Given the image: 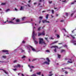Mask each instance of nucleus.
<instances>
[{"label":"nucleus","instance_id":"1","mask_svg":"<svg viewBox=\"0 0 76 76\" xmlns=\"http://www.w3.org/2000/svg\"><path fill=\"white\" fill-rule=\"evenodd\" d=\"M39 44H43L45 45V46H46V44L45 43V42H44V40H43V39L42 38H39Z\"/></svg>","mask_w":76,"mask_h":76},{"label":"nucleus","instance_id":"2","mask_svg":"<svg viewBox=\"0 0 76 76\" xmlns=\"http://www.w3.org/2000/svg\"><path fill=\"white\" fill-rule=\"evenodd\" d=\"M51 48H55V49L54 50V51L55 53L57 52V50H56V48H58V46H53L51 47H50Z\"/></svg>","mask_w":76,"mask_h":76},{"label":"nucleus","instance_id":"3","mask_svg":"<svg viewBox=\"0 0 76 76\" xmlns=\"http://www.w3.org/2000/svg\"><path fill=\"white\" fill-rule=\"evenodd\" d=\"M37 34H35V31H33V36L32 38L33 39H35V36H37Z\"/></svg>","mask_w":76,"mask_h":76},{"label":"nucleus","instance_id":"4","mask_svg":"<svg viewBox=\"0 0 76 76\" xmlns=\"http://www.w3.org/2000/svg\"><path fill=\"white\" fill-rule=\"evenodd\" d=\"M27 48H29V47H31L32 51H36L35 50V49L33 48H32V47L30 45H28L27 46Z\"/></svg>","mask_w":76,"mask_h":76},{"label":"nucleus","instance_id":"5","mask_svg":"<svg viewBox=\"0 0 76 76\" xmlns=\"http://www.w3.org/2000/svg\"><path fill=\"white\" fill-rule=\"evenodd\" d=\"M45 35V33L43 31L42 33H39L38 34V37L41 36V35Z\"/></svg>","mask_w":76,"mask_h":76},{"label":"nucleus","instance_id":"6","mask_svg":"<svg viewBox=\"0 0 76 76\" xmlns=\"http://www.w3.org/2000/svg\"><path fill=\"white\" fill-rule=\"evenodd\" d=\"M42 22L44 23H45L46 22V23H50L49 21H47L46 20H42Z\"/></svg>","mask_w":76,"mask_h":76},{"label":"nucleus","instance_id":"7","mask_svg":"<svg viewBox=\"0 0 76 76\" xmlns=\"http://www.w3.org/2000/svg\"><path fill=\"white\" fill-rule=\"evenodd\" d=\"M2 52H4V53H6V54H9V51L7 50H2Z\"/></svg>","mask_w":76,"mask_h":76},{"label":"nucleus","instance_id":"8","mask_svg":"<svg viewBox=\"0 0 76 76\" xmlns=\"http://www.w3.org/2000/svg\"><path fill=\"white\" fill-rule=\"evenodd\" d=\"M14 67L16 68H18V67H20V65H19V64H18L17 65H16L15 66H14Z\"/></svg>","mask_w":76,"mask_h":76},{"label":"nucleus","instance_id":"9","mask_svg":"<svg viewBox=\"0 0 76 76\" xmlns=\"http://www.w3.org/2000/svg\"><path fill=\"white\" fill-rule=\"evenodd\" d=\"M43 64H47L49 65L50 64V63H49V62L45 61L43 63Z\"/></svg>","mask_w":76,"mask_h":76},{"label":"nucleus","instance_id":"10","mask_svg":"<svg viewBox=\"0 0 76 76\" xmlns=\"http://www.w3.org/2000/svg\"><path fill=\"white\" fill-rule=\"evenodd\" d=\"M8 23H12V24H14L15 23H14V22H13L12 20L9 21L8 22Z\"/></svg>","mask_w":76,"mask_h":76},{"label":"nucleus","instance_id":"11","mask_svg":"<svg viewBox=\"0 0 76 76\" xmlns=\"http://www.w3.org/2000/svg\"><path fill=\"white\" fill-rule=\"evenodd\" d=\"M70 37H71L72 38V39H75V37H74V35H73L72 34H70Z\"/></svg>","mask_w":76,"mask_h":76},{"label":"nucleus","instance_id":"12","mask_svg":"<svg viewBox=\"0 0 76 76\" xmlns=\"http://www.w3.org/2000/svg\"><path fill=\"white\" fill-rule=\"evenodd\" d=\"M76 42V40H71L70 41V42L72 43H75V42Z\"/></svg>","mask_w":76,"mask_h":76},{"label":"nucleus","instance_id":"13","mask_svg":"<svg viewBox=\"0 0 76 76\" xmlns=\"http://www.w3.org/2000/svg\"><path fill=\"white\" fill-rule=\"evenodd\" d=\"M0 70H3V71H4V73H6V74H7V75H8V73L6 71H5L3 69H0Z\"/></svg>","mask_w":76,"mask_h":76},{"label":"nucleus","instance_id":"14","mask_svg":"<svg viewBox=\"0 0 76 76\" xmlns=\"http://www.w3.org/2000/svg\"><path fill=\"white\" fill-rule=\"evenodd\" d=\"M24 8H23V7L21 6L20 7V10H24Z\"/></svg>","mask_w":76,"mask_h":76},{"label":"nucleus","instance_id":"15","mask_svg":"<svg viewBox=\"0 0 76 76\" xmlns=\"http://www.w3.org/2000/svg\"><path fill=\"white\" fill-rule=\"evenodd\" d=\"M64 69H69V70H72V69H71V68H70L69 67H65L64 68Z\"/></svg>","mask_w":76,"mask_h":76},{"label":"nucleus","instance_id":"16","mask_svg":"<svg viewBox=\"0 0 76 76\" xmlns=\"http://www.w3.org/2000/svg\"><path fill=\"white\" fill-rule=\"evenodd\" d=\"M46 60H47L48 62H50V60L49 58H46Z\"/></svg>","mask_w":76,"mask_h":76},{"label":"nucleus","instance_id":"17","mask_svg":"<svg viewBox=\"0 0 76 76\" xmlns=\"http://www.w3.org/2000/svg\"><path fill=\"white\" fill-rule=\"evenodd\" d=\"M58 42V41H56L52 43V44H54L57 43V42Z\"/></svg>","mask_w":76,"mask_h":76},{"label":"nucleus","instance_id":"18","mask_svg":"<svg viewBox=\"0 0 76 76\" xmlns=\"http://www.w3.org/2000/svg\"><path fill=\"white\" fill-rule=\"evenodd\" d=\"M34 42L35 44H38V42L37 41L35 40H34Z\"/></svg>","mask_w":76,"mask_h":76},{"label":"nucleus","instance_id":"19","mask_svg":"<svg viewBox=\"0 0 76 76\" xmlns=\"http://www.w3.org/2000/svg\"><path fill=\"white\" fill-rule=\"evenodd\" d=\"M71 59H70L69 61H68V63H72L73 62L71 61Z\"/></svg>","mask_w":76,"mask_h":76},{"label":"nucleus","instance_id":"20","mask_svg":"<svg viewBox=\"0 0 76 76\" xmlns=\"http://www.w3.org/2000/svg\"><path fill=\"white\" fill-rule=\"evenodd\" d=\"M31 76H37L36 75V74H34L32 75H31Z\"/></svg>","mask_w":76,"mask_h":76},{"label":"nucleus","instance_id":"21","mask_svg":"<svg viewBox=\"0 0 76 76\" xmlns=\"http://www.w3.org/2000/svg\"><path fill=\"white\" fill-rule=\"evenodd\" d=\"M41 74V72H37V74L38 75H40Z\"/></svg>","mask_w":76,"mask_h":76},{"label":"nucleus","instance_id":"22","mask_svg":"<svg viewBox=\"0 0 76 76\" xmlns=\"http://www.w3.org/2000/svg\"><path fill=\"white\" fill-rule=\"evenodd\" d=\"M16 22H20V20H19V19L16 20Z\"/></svg>","mask_w":76,"mask_h":76},{"label":"nucleus","instance_id":"23","mask_svg":"<svg viewBox=\"0 0 76 76\" xmlns=\"http://www.w3.org/2000/svg\"><path fill=\"white\" fill-rule=\"evenodd\" d=\"M43 18V17H41V16L39 17V19H40L41 20H42V19Z\"/></svg>","mask_w":76,"mask_h":76},{"label":"nucleus","instance_id":"24","mask_svg":"<svg viewBox=\"0 0 76 76\" xmlns=\"http://www.w3.org/2000/svg\"><path fill=\"white\" fill-rule=\"evenodd\" d=\"M6 5V3H2L1 4V5Z\"/></svg>","mask_w":76,"mask_h":76},{"label":"nucleus","instance_id":"25","mask_svg":"<svg viewBox=\"0 0 76 76\" xmlns=\"http://www.w3.org/2000/svg\"><path fill=\"white\" fill-rule=\"evenodd\" d=\"M48 14H47L46 16V19H48Z\"/></svg>","mask_w":76,"mask_h":76},{"label":"nucleus","instance_id":"26","mask_svg":"<svg viewBox=\"0 0 76 76\" xmlns=\"http://www.w3.org/2000/svg\"><path fill=\"white\" fill-rule=\"evenodd\" d=\"M25 18H26V17L23 18H22V20H25Z\"/></svg>","mask_w":76,"mask_h":76},{"label":"nucleus","instance_id":"27","mask_svg":"<svg viewBox=\"0 0 76 76\" xmlns=\"http://www.w3.org/2000/svg\"><path fill=\"white\" fill-rule=\"evenodd\" d=\"M26 58V56H23L21 58Z\"/></svg>","mask_w":76,"mask_h":76},{"label":"nucleus","instance_id":"28","mask_svg":"<svg viewBox=\"0 0 76 76\" xmlns=\"http://www.w3.org/2000/svg\"><path fill=\"white\" fill-rule=\"evenodd\" d=\"M38 31H40L41 30V27H39L38 29Z\"/></svg>","mask_w":76,"mask_h":76},{"label":"nucleus","instance_id":"29","mask_svg":"<svg viewBox=\"0 0 76 76\" xmlns=\"http://www.w3.org/2000/svg\"><path fill=\"white\" fill-rule=\"evenodd\" d=\"M58 57L60 58V57H61V56L58 54Z\"/></svg>","mask_w":76,"mask_h":76},{"label":"nucleus","instance_id":"30","mask_svg":"<svg viewBox=\"0 0 76 76\" xmlns=\"http://www.w3.org/2000/svg\"><path fill=\"white\" fill-rule=\"evenodd\" d=\"M17 62V60H15L13 61V62L14 63H16Z\"/></svg>","mask_w":76,"mask_h":76},{"label":"nucleus","instance_id":"31","mask_svg":"<svg viewBox=\"0 0 76 76\" xmlns=\"http://www.w3.org/2000/svg\"><path fill=\"white\" fill-rule=\"evenodd\" d=\"M49 39H54V38H53V37H51L49 38Z\"/></svg>","mask_w":76,"mask_h":76},{"label":"nucleus","instance_id":"32","mask_svg":"<svg viewBox=\"0 0 76 76\" xmlns=\"http://www.w3.org/2000/svg\"><path fill=\"white\" fill-rule=\"evenodd\" d=\"M2 57L4 58H6V56H3Z\"/></svg>","mask_w":76,"mask_h":76},{"label":"nucleus","instance_id":"33","mask_svg":"<svg viewBox=\"0 0 76 76\" xmlns=\"http://www.w3.org/2000/svg\"><path fill=\"white\" fill-rule=\"evenodd\" d=\"M37 59H34L33 60H32V61H35L36 60H37Z\"/></svg>","mask_w":76,"mask_h":76},{"label":"nucleus","instance_id":"34","mask_svg":"<svg viewBox=\"0 0 76 76\" xmlns=\"http://www.w3.org/2000/svg\"><path fill=\"white\" fill-rule=\"evenodd\" d=\"M9 10H10V9H7V10H6V12H8V11H9Z\"/></svg>","mask_w":76,"mask_h":76},{"label":"nucleus","instance_id":"35","mask_svg":"<svg viewBox=\"0 0 76 76\" xmlns=\"http://www.w3.org/2000/svg\"><path fill=\"white\" fill-rule=\"evenodd\" d=\"M57 38H60V36L59 35H57Z\"/></svg>","mask_w":76,"mask_h":76},{"label":"nucleus","instance_id":"36","mask_svg":"<svg viewBox=\"0 0 76 76\" xmlns=\"http://www.w3.org/2000/svg\"><path fill=\"white\" fill-rule=\"evenodd\" d=\"M52 13L53 14H54V10H52Z\"/></svg>","mask_w":76,"mask_h":76},{"label":"nucleus","instance_id":"37","mask_svg":"<svg viewBox=\"0 0 76 76\" xmlns=\"http://www.w3.org/2000/svg\"><path fill=\"white\" fill-rule=\"evenodd\" d=\"M15 18H12L11 19V20H12V21H13V20H14L15 19Z\"/></svg>","mask_w":76,"mask_h":76},{"label":"nucleus","instance_id":"38","mask_svg":"<svg viewBox=\"0 0 76 76\" xmlns=\"http://www.w3.org/2000/svg\"><path fill=\"white\" fill-rule=\"evenodd\" d=\"M66 16H68V13H66Z\"/></svg>","mask_w":76,"mask_h":76},{"label":"nucleus","instance_id":"39","mask_svg":"<svg viewBox=\"0 0 76 76\" xmlns=\"http://www.w3.org/2000/svg\"><path fill=\"white\" fill-rule=\"evenodd\" d=\"M64 51H65V50H61V53H63Z\"/></svg>","mask_w":76,"mask_h":76},{"label":"nucleus","instance_id":"40","mask_svg":"<svg viewBox=\"0 0 76 76\" xmlns=\"http://www.w3.org/2000/svg\"><path fill=\"white\" fill-rule=\"evenodd\" d=\"M48 75L49 76H51L52 75H53V74H51V75Z\"/></svg>","mask_w":76,"mask_h":76},{"label":"nucleus","instance_id":"41","mask_svg":"<svg viewBox=\"0 0 76 76\" xmlns=\"http://www.w3.org/2000/svg\"><path fill=\"white\" fill-rule=\"evenodd\" d=\"M46 52H50V50H46Z\"/></svg>","mask_w":76,"mask_h":76},{"label":"nucleus","instance_id":"42","mask_svg":"<svg viewBox=\"0 0 76 76\" xmlns=\"http://www.w3.org/2000/svg\"><path fill=\"white\" fill-rule=\"evenodd\" d=\"M45 39L46 40H47V41H48V38H45Z\"/></svg>","mask_w":76,"mask_h":76},{"label":"nucleus","instance_id":"43","mask_svg":"<svg viewBox=\"0 0 76 76\" xmlns=\"http://www.w3.org/2000/svg\"><path fill=\"white\" fill-rule=\"evenodd\" d=\"M65 74H67V73H68V72H67V71H66L65 72Z\"/></svg>","mask_w":76,"mask_h":76},{"label":"nucleus","instance_id":"44","mask_svg":"<svg viewBox=\"0 0 76 76\" xmlns=\"http://www.w3.org/2000/svg\"><path fill=\"white\" fill-rule=\"evenodd\" d=\"M13 70H14V71H16V70L17 69H13Z\"/></svg>","mask_w":76,"mask_h":76},{"label":"nucleus","instance_id":"45","mask_svg":"<svg viewBox=\"0 0 76 76\" xmlns=\"http://www.w3.org/2000/svg\"><path fill=\"white\" fill-rule=\"evenodd\" d=\"M15 10L16 11H18V10L16 8H15Z\"/></svg>","mask_w":76,"mask_h":76},{"label":"nucleus","instance_id":"46","mask_svg":"<svg viewBox=\"0 0 76 76\" xmlns=\"http://www.w3.org/2000/svg\"><path fill=\"white\" fill-rule=\"evenodd\" d=\"M31 68H34V66H31Z\"/></svg>","mask_w":76,"mask_h":76},{"label":"nucleus","instance_id":"47","mask_svg":"<svg viewBox=\"0 0 76 76\" xmlns=\"http://www.w3.org/2000/svg\"><path fill=\"white\" fill-rule=\"evenodd\" d=\"M61 22H64V20H62L61 21Z\"/></svg>","mask_w":76,"mask_h":76},{"label":"nucleus","instance_id":"48","mask_svg":"<svg viewBox=\"0 0 76 76\" xmlns=\"http://www.w3.org/2000/svg\"><path fill=\"white\" fill-rule=\"evenodd\" d=\"M62 2H66V3H67V1H66V0L63 1Z\"/></svg>","mask_w":76,"mask_h":76},{"label":"nucleus","instance_id":"49","mask_svg":"<svg viewBox=\"0 0 76 76\" xmlns=\"http://www.w3.org/2000/svg\"><path fill=\"white\" fill-rule=\"evenodd\" d=\"M52 3V1H50L49 4H51Z\"/></svg>","mask_w":76,"mask_h":76},{"label":"nucleus","instance_id":"50","mask_svg":"<svg viewBox=\"0 0 76 76\" xmlns=\"http://www.w3.org/2000/svg\"><path fill=\"white\" fill-rule=\"evenodd\" d=\"M74 3H75L74 2H72V3H71V4H74Z\"/></svg>","mask_w":76,"mask_h":76},{"label":"nucleus","instance_id":"51","mask_svg":"<svg viewBox=\"0 0 76 76\" xmlns=\"http://www.w3.org/2000/svg\"><path fill=\"white\" fill-rule=\"evenodd\" d=\"M64 47H67V46H66V45H65L64 46Z\"/></svg>","mask_w":76,"mask_h":76},{"label":"nucleus","instance_id":"52","mask_svg":"<svg viewBox=\"0 0 76 76\" xmlns=\"http://www.w3.org/2000/svg\"><path fill=\"white\" fill-rule=\"evenodd\" d=\"M63 30H64V31L66 32V29H63Z\"/></svg>","mask_w":76,"mask_h":76},{"label":"nucleus","instance_id":"53","mask_svg":"<svg viewBox=\"0 0 76 76\" xmlns=\"http://www.w3.org/2000/svg\"><path fill=\"white\" fill-rule=\"evenodd\" d=\"M28 66L29 67L30 69H31V66H30V65H28Z\"/></svg>","mask_w":76,"mask_h":76},{"label":"nucleus","instance_id":"54","mask_svg":"<svg viewBox=\"0 0 76 76\" xmlns=\"http://www.w3.org/2000/svg\"><path fill=\"white\" fill-rule=\"evenodd\" d=\"M51 18H53L54 17V16L52 15H51Z\"/></svg>","mask_w":76,"mask_h":76},{"label":"nucleus","instance_id":"55","mask_svg":"<svg viewBox=\"0 0 76 76\" xmlns=\"http://www.w3.org/2000/svg\"><path fill=\"white\" fill-rule=\"evenodd\" d=\"M73 13H72V14H71V16H73Z\"/></svg>","mask_w":76,"mask_h":76},{"label":"nucleus","instance_id":"56","mask_svg":"<svg viewBox=\"0 0 76 76\" xmlns=\"http://www.w3.org/2000/svg\"><path fill=\"white\" fill-rule=\"evenodd\" d=\"M21 75L22 76H24V75L23 74H21Z\"/></svg>","mask_w":76,"mask_h":76},{"label":"nucleus","instance_id":"57","mask_svg":"<svg viewBox=\"0 0 76 76\" xmlns=\"http://www.w3.org/2000/svg\"><path fill=\"white\" fill-rule=\"evenodd\" d=\"M23 43H25V41H23L22 42Z\"/></svg>","mask_w":76,"mask_h":76},{"label":"nucleus","instance_id":"58","mask_svg":"<svg viewBox=\"0 0 76 76\" xmlns=\"http://www.w3.org/2000/svg\"><path fill=\"white\" fill-rule=\"evenodd\" d=\"M31 0H30L29 1L28 3H30V2H31Z\"/></svg>","mask_w":76,"mask_h":76},{"label":"nucleus","instance_id":"59","mask_svg":"<svg viewBox=\"0 0 76 76\" xmlns=\"http://www.w3.org/2000/svg\"><path fill=\"white\" fill-rule=\"evenodd\" d=\"M43 12H45V11H42V12L43 13Z\"/></svg>","mask_w":76,"mask_h":76},{"label":"nucleus","instance_id":"60","mask_svg":"<svg viewBox=\"0 0 76 76\" xmlns=\"http://www.w3.org/2000/svg\"><path fill=\"white\" fill-rule=\"evenodd\" d=\"M24 50H22V51L21 52H22V53H23V52H24Z\"/></svg>","mask_w":76,"mask_h":76},{"label":"nucleus","instance_id":"61","mask_svg":"<svg viewBox=\"0 0 76 76\" xmlns=\"http://www.w3.org/2000/svg\"><path fill=\"white\" fill-rule=\"evenodd\" d=\"M28 6V7H30V5L29 4H27Z\"/></svg>","mask_w":76,"mask_h":76},{"label":"nucleus","instance_id":"62","mask_svg":"<svg viewBox=\"0 0 76 76\" xmlns=\"http://www.w3.org/2000/svg\"><path fill=\"white\" fill-rule=\"evenodd\" d=\"M37 3H34V4L35 5V4H36Z\"/></svg>","mask_w":76,"mask_h":76},{"label":"nucleus","instance_id":"63","mask_svg":"<svg viewBox=\"0 0 76 76\" xmlns=\"http://www.w3.org/2000/svg\"><path fill=\"white\" fill-rule=\"evenodd\" d=\"M39 1L40 2H41V1H42V0H39Z\"/></svg>","mask_w":76,"mask_h":76},{"label":"nucleus","instance_id":"64","mask_svg":"<svg viewBox=\"0 0 76 76\" xmlns=\"http://www.w3.org/2000/svg\"><path fill=\"white\" fill-rule=\"evenodd\" d=\"M75 2H76V1H74V2L75 3Z\"/></svg>","mask_w":76,"mask_h":76}]
</instances>
